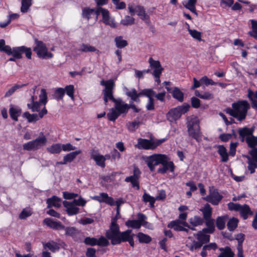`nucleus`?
<instances>
[{
	"instance_id": "1",
	"label": "nucleus",
	"mask_w": 257,
	"mask_h": 257,
	"mask_svg": "<svg viewBox=\"0 0 257 257\" xmlns=\"http://www.w3.org/2000/svg\"><path fill=\"white\" fill-rule=\"evenodd\" d=\"M117 218L113 217L111 219L109 229L106 232V236L111 240L113 245L120 244L121 242L127 241L131 237L134 236L132 230L128 229L125 231H119V225L116 223Z\"/></svg>"
},
{
	"instance_id": "2",
	"label": "nucleus",
	"mask_w": 257,
	"mask_h": 257,
	"mask_svg": "<svg viewBox=\"0 0 257 257\" xmlns=\"http://www.w3.org/2000/svg\"><path fill=\"white\" fill-rule=\"evenodd\" d=\"M250 108V104L247 100H238L232 103L231 108H227L226 112L238 121H241L246 118Z\"/></svg>"
},
{
	"instance_id": "3",
	"label": "nucleus",
	"mask_w": 257,
	"mask_h": 257,
	"mask_svg": "<svg viewBox=\"0 0 257 257\" xmlns=\"http://www.w3.org/2000/svg\"><path fill=\"white\" fill-rule=\"evenodd\" d=\"M0 51L5 52L8 55H13L17 58H22V54L24 53L28 59H31L32 50L30 48L23 46L12 49L9 46L5 45V41L3 39L0 40Z\"/></svg>"
},
{
	"instance_id": "4",
	"label": "nucleus",
	"mask_w": 257,
	"mask_h": 257,
	"mask_svg": "<svg viewBox=\"0 0 257 257\" xmlns=\"http://www.w3.org/2000/svg\"><path fill=\"white\" fill-rule=\"evenodd\" d=\"M114 106L109 109L107 114L108 120L114 121L120 115H125L130 109L129 105L125 103L121 98H117L114 100Z\"/></svg>"
},
{
	"instance_id": "5",
	"label": "nucleus",
	"mask_w": 257,
	"mask_h": 257,
	"mask_svg": "<svg viewBox=\"0 0 257 257\" xmlns=\"http://www.w3.org/2000/svg\"><path fill=\"white\" fill-rule=\"evenodd\" d=\"M187 131L189 136L197 142L201 140L199 119L195 116H192L187 118Z\"/></svg>"
},
{
	"instance_id": "6",
	"label": "nucleus",
	"mask_w": 257,
	"mask_h": 257,
	"mask_svg": "<svg viewBox=\"0 0 257 257\" xmlns=\"http://www.w3.org/2000/svg\"><path fill=\"white\" fill-rule=\"evenodd\" d=\"M100 85L104 86V89L102 90L103 95V100L105 105L109 100L114 102V100H116L113 96V90L114 89L115 84L114 80L110 79L105 81L102 80L100 81Z\"/></svg>"
},
{
	"instance_id": "7",
	"label": "nucleus",
	"mask_w": 257,
	"mask_h": 257,
	"mask_svg": "<svg viewBox=\"0 0 257 257\" xmlns=\"http://www.w3.org/2000/svg\"><path fill=\"white\" fill-rule=\"evenodd\" d=\"M47 142L46 137L42 133L41 136L36 139L29 141L23 145L24 150L31 151H37L44 147Z\"/></svg>"
},
{
	"instance_id": "8",
	"label": "nucleus",
	"mask_w": 257,
	"mask_h": 257,
	"mask_svg": "<svg viewBox=\"0 0 257 257\" xmlns=\"http://www.w3.org/2000/svg\"><path fill=\"white\" fill-rule=\"evenodd\" d=\"M189 107L190 106L189 104L184 103L182 105L170 109L167 114L168 120L171 122L176 121L178 119L182 114L186 113L189 110Z\"/></svg>"
},
{
	"instance_id": "9",
	"label": "nucleus",
	"mask_w": 257,
	"mask_h": 257,
	"mask_svg": "<svg viewBox=\"0 0 257 257\" xmlns=\"http://www.w3.org/2000/svg\"><path fill=\"white\" fill-rule=\"evenodd\" d=\"M166 139H161L155 140L153 139L147 140L145 139H139L138 140V148L145 150H154L158 146L165 142Z\"/></svg>"
},
{
	"instance_id": "10",
	"label": "nucleus",
	"mask_w": 257,
	"mask_h": 257,
	"mask_svg": "<svg viewBox=\"0 0 257 257\" xmlns=\"http://www.w3.org/2000/svg\"><path fill=\"white\" fill-rule=\"evenodd\" d=\"M165 155L160 154H155L144 158V161L151 172L154 171L156 166L164 162Z\"/></svg>"
},
{
	"instance_id": "11",
	"label": "nucleus",
	"mask_w": 257,
	"mask_h": 257,
	"mask_svg": "<svg viewBox=\"0 0 257 257\" xmlns=\"http://www.w3.org/2000/svg\"><path fill=\"white\" fill-rule=\"evenodd\" d=\"M36 46L34 48V51L36 52L37 55L42 58H51L53 57V54L48 52L45 44L41 41H35Z\"/></svg>"
},
{
	"instance_id": "12",
	"label": "nucleus",
	"mask_w": 257,
	"mask_h": 257,
	"mask_svg": "<svg viewBox=\"0 0 257 257\" xmlns=\"http://www.w3.org/2000/svg\"><path fill=\"white\" fill-rule=\"evenodd\" d=\"M254 128L253 127L248 128L247 127H244L238 130V134L239 138L242 142H244V140L249 147L251 144H252V138H254L253 136V133Z\"/></svg>"
},
{
	"instance_id": "13",
	"label": "nucleus",
	"mask_w": 257,
	"mask_h": 257,
	"mask_svg": "<svg viewBox=\"0 0 257 257\" xmlns=\"http://www.w3.org/2000/svg\"><path fill=\"white\" fill-rule=\"evenodd\" d=\"M168 227L170 228H173L175 231H183L188 232V229L185 227H187L191 230H195V229L193 227H191L190 225L185 221H181L179 219L171 221L168 224Z\"/></svg>"
},
{
	"instance_id": "14",
	"label": "nucleus",
	"mask_w": 257,
	"mask_h": 257,
	"mask_svg": "<svg viewBox=\"0 0 257 257\" xmlns=\"http://www.w3.org/2000/svg\"><path fill=\"white\" fill-rule=\"evenodd\" d=\"M251 148L249 153L251 157L247 158L248 169L251 174L255 172V169L257 168V148L255 147Z\"/></svg>"
},
{
	"instance_id": "15",
	"label": "nucleus",
	"mask_w": 257,
	"mask_h": 257,
	"mask_svg": "<svg viewBox=\"0 0 257 257\" xmlns=\"http://www.w3.org/2000/svg\"><path fill=\"white\" fill-rule=\"evenodd\" d=\"M47 113V110L46 107H43L38 114L36 113L31 114L28 111H26L23 114V117L27 119L28 122L35 123L42 118Z\"/></svg>"
},
{
	"instance_id": "16",
	"label": "nucleus",
	"mask_w": 257,
	"mask_h": 257,
	"mask_svg": "<svg viewBox=\"0 0 257 257\" xmlns=\"http://www.w3.org/2000/svg\"><path fill=\"white\" fill-rule=\"evenodd\" d=\"M222 199V196L214 188H210L208 195L205 198L206 201L214 205H218Z\"/></svg>"
},
{
	"instance_id": "17",
	"label": "nucleus",
	"mask_w": 257,
	"mask_h": 257,
	"mask_svg": "<svg viewBox=\"0 0 257 257\" xmlns=\"http://www.w3.org/2000/svg\"><path fill=\"white\" fill-rule=\"evenodd\" d=\"M133 172V175L126 177L124 181L126 182H131L133 187H136L137 190H139L140 189L139 178L141 172L140 170L137 167L134 168Z\"/></svg>"
},
{
	"instance_id": "18",
	"label": "nucleus",
	"mask_w": 257,
	"mask_h": 257,
	"mask_svg": "<svg viewBox=\"0 0 257 257\" xmlns=\"http://www.w3.org/2000/svg\"><path fill=\"white\" fill-rule=\"evenodd\" d=\"M161 165L162 167L159 168L157 170L159 173L164 174L168 171H170L171 172H173L174 171L175 166L173 163L171 161H168V157L166 155H165L164 162L161 163Z\"/></svg>"
},
{
	"instance_id": "19",
	"label": "nucleus",
	"mask_w": 257,
	"mask_h": 257,
	"mask_svg": "<svg viewBox=\"0 0 257 257\" xmlns=\"http://www.w3.org/2000/svg\"><path fill=\"white\" fill-rule=\"evenodd\" d=\"M91 199L100 203H105L110 206H113L115 204L113 199L111 197H109L106 193H100L98 195L91 197Z\"/></svg>"
},
{
	"instance_id": "20",
	"label": "nucleus",
	"mask_w": 257,
	"mask_h": 257,
	"mask_svg": "<svg viewBox=\"0 0 257 257\" xmlns=\"http://www.w3.org/2000/svg\"><path fill=\"white\" fill-rule=\"evenodd\" d=\"M91 158L93 159L97 165L104 168L105 166V161L106 157L98 153V151L92 150L90 152Z\"/></svg>"
},
{
	"instance_id": "21",
	"label": "nucleus",
	"mask_w": 257,
	"mask_h": 257,
	"mask_svg": "<svg viewBox=\"0 0 257 257\" xmlns=\"http://www.w3.org/2000/svg\"><path fill=\"white\" fill-rule=\"evenodd\" d=\"M36 97L32 95L30 98L29 102L27 103L28 108L33 112H40L41 106L43 104L39 101H37Z\"/></svg>"
},
{
	"instance_id": "22",
	"label": "nucleus",
	"mask_w": 257,
	"mask_h": 257,
	"mask_svg": "<svg viewBox=\"0 0 257 257\" xmlns=\"http://www.w3.org/2000/svg\"><path fill=\"white\" fill-rule=\"evenodd\" d=\"M63 204L66 208V211L68 215L72 216L78 213L79 209L73 202H70L64 201Z\"/></svg>"
},
{
	"instance_id": "23",
	"label": "nucleus",
	"mask_w": 257,
	"mask_h": 257,
	"mask_svg": "<svg viewBox=\"0 0 257 257\" xmlns=\"http://www.w3.org/2000/svg\"><path fill=\"white\" fill-rule=\"evenodd\" d=\"M43 222L48 226L56 230L64 229L65 226L63 225L60 222L54 221L53 219L47 218H45Z\"/></svg>"
},
{
	"instance_id": "24",
	"label": "nucleus",
	"mask_w": 257,
	"mask_h": 257,
	"mask_svg": "<svg viewBox=\"0 0 257 257\" xmlns=\"http://www.w3.org/2000/svg\"><path fill=\"white\" fill-rule=\"evenodd\" d=\"M123 90L125 94L127 96L131 97L133 101L137 102H139L140 101V99H139V97L140 96V93H138L136 89L132 88L131 89H129L126 87H124Z\"/></svg>"
},
{
	"instance_id": "25",
	"label": "nucleus",
	"mask_w": 257,
	"mask_h": 257,
	"mask_svg": "<svg viewBox=\"0 0 257 257\" xmlns=\"http://www.w3.org/2000/svg\"><path fill=\"white\" fill-rule=\"evenodd\" d=\"M150 67L152 69H153L152 74H155V72L162 73L163 68L162 67L161 63L158 60H155L152 57H150L148 60Z\"/></svg>"
},
{
	"instance_id": "26",
	"label": "nucleus",
	"mask_w": 257,
	"mask_h": 257,
	"mask_svg": "<svg viewBox=\"0 0 257 257\" xmlns=\"http://www.w3.org/2000/svg\"><path fill=\"white\" fill-rule=\"evenodd\" d=\"M196 3L197 0H184L182 2V5L185 8L197 16L198 14L196 10Z\"/></svg>"
},
{
	"instance_id": "27",
	"label": "nucleus",
	"mask_w": 257,
	"mask_h": 257,
	"mask_svg": "<svg viewBox=\"0 0 257 257\" xmlns=\"http://www.w3.org/2000/svg\"><path fill=\"white\" fill-rule=\"evenodd\" d=\"M22 110L20 107L18 106L11 105L9 113L11 118L15 121H18V117L21 115Z\"/></svg>"
},
{
	"instance_id": "28",
	"label": "nucleus",
	"mask_w": 257,
	"mask_h": 257,
	"mask_svg": "<svg viewBox=\"0 0 257 257\" xmlns=\"http://www.w3.org/2000/svg\"><path fill=\"white\" fill-rule=\"evenodd\" d=\"M244 235L242 233H239L237 235L236 239L238 240V245L237 246V257H244L243 253L242 243L244 241Z\"/></svg>"
},
{
	"instance_id": "29",
	"label": "nucleus",
	"mask_w": 257,
	"mask_h": 257,
	"mask_svg": "<svg viewBox=\"0 0 257 257\" xmlns=\"http://www.w3.org/2000/svg\"><path fill=\"white\" fill-rule=\"evenodd\" d=\"M247 97L251 101V107L257 111V91L253 92L250 89H248Z\"/></svg>"
},
{
	"instance_id": "30",
	"label": "nucleus",
	"mask_w": 257,
	"mask_h": 257,
	"mask_svg": "<svg viewBox=\"0 0 257 257\" xmlns=\"http://www.w3.org/2000/svg\"><path fill=\"white\" fill-rule=\"evenodd\" d=\"M81 52H95L96 54L99 53V51L95 47L90 45L88 44L82 43L80 45L79 50Z\"/></svg>"
},
{
	"instance_id": "31",
	"label": "nucleus",
	"mask_w": 257,
	"mask_h": 257,
	"mask_svg": "<svg viewBox=\"0 0 257 257\" xmlns=\"http://www.w3.org/2000/svg\"><path fill=\"white\" fill-rule=\"evenodd\" d=\"M46 202L48 204V208L53 206L59 208L61 206V199L56 196H53L51 198H48Z\"/></svg>"
},
{
	"instance_id": "32",
	"label": "nucleus",
	"mask_w": 257,
	"mask_h": 257,
	"mask_svg": "<svg viewBox=\"0 0 257 257\" xmlns=\"http://www.w3.org/2000/svg\"><path fill=\"white\" fill-rule=\"evenodd\" d=\"M43 246L44 249H46L48 248L53 252H55L56 251L59 250L60 248L58 243L55 242L53 240L49 241L48 242H43Z\"/></svg>"
},
{
	"instance_id": "33",
	"label": "nucleus",
	"mask_w": 257,
	"mask_h": 257,
	"mask_svg": "<svg viewBox=\"0 0 257 257\" xmlns=\"http://www.w3.org/2000/svg\"><path fill=\"white\" fill-rule=\"evenodd\" d=\"M207 233H208L203 231V229L201 231H198L196 235L197 240L202 244L208 242L210 240V235Z\"/></svg>"
},
{
	"instance_id": "34",
	"label": "nucleus",
	"mask_w": 257,
	"mask_h": 257,
	"mask_svg": "<svg viewBox=\"0 0 257 257\" xmlns=\"http://www.w3.org/2000/svg\"><path fill=\"white\" fill-rule=\"evenodd\" d=\"M189 222L190 223V226L195 228L194 227L203 224L204 220L202 217L195 215L189 219Z\"/></svg>"
},
{
	"instance_id": "35",
	"label": "nucleus",
	"mask_w": 257,
	"mask_h": 257,
	"mask_svg": "<svg viewBox=\"0 0 257 257\" xmlns=\"http://www.w3.org/2000/svg\"><path fill=\"white\" fill-rule=\"evenodd\" d=\"M218 153L221 157V160L222 162H226L228 160V154L226 148L222 145H219L218 147Z\"/></svg>"
},
{
	"instance_id": "36",
	"label": "nucleus",
	"mask_w": 257,
	"mask_h": 257,
	"mask_svg": "<svg viewBox=\"0 0 257 257\" xmlns=\"http://www.w3.org/2000/svg\"><path fill=\"white\" fill-rule=\"evenodd\" d=\"M200 210L203 213V218L204 220L211 219L212 208L209 204H205L202 208L200 209Z\"/></svg>"
},
{
	"instance_id": "37",
	"label": "nucleus",
	"mask_w": 257,
	"mask_h": 257,
	"mask_svg": "<svg viewBox=\"0 0 257 257\" xmlns=\"http://www.w3.org/2000/svg\"><path fill=\"white\" fill-rule=\"evenodd\" d=\"M136 13L142 20L146 22L149 21V16L146 14L145 10L143 7L140 6H137Z\"/></svg>"
},
{
	"instance_id": "38",
	"label": "nucleus",
	"mask_w": 257,
	"mask_h": 257,
	"mask_svg": "<svg viewBox=\"0 0 257 257\" xmlns=\"http://www.w3.org/2000/svg\"><path fill=\"white\" fill-rule=\"evenodd\" d=\"M239 211H240V215L244 220L247 218L248 214H252V212L250 210L249 207L246 204L242 206L241 205L240 209H239Z\"/></svg>"
},
{
	"instance_id": "39",
	"label": "nucleus",
	"mask_w": 257,
	"mask_h": 257,
	"mask_svg": "<svg viewBox=\"0 0 257 257\" xmlns=\"http://www.w3.org/2000/svg\"><path fill=\"white\" fill-rule=\"evenodd\" d=\"M96 17L99 15L101 14L102 16V21H106V20L110 18L109 12L107 10L103 9L101 7H98L96 9Z\"/></svg>"
},
{
	"instance_id": "40",
	"label": "nucleus",
	"mask_w": 257,
	"mask_h": 257,
	"mask_svg": "<svg viewBox=\"0 0 257 257\" xmlns=\"http://www.w3.org/2000/svg\"><path fill=\"white\" fill-rule=\"evenodd\" d=\"M206 228H203V231L208 233H212L215 230L214 220L213 219L205 220Z\"/></svg>"
},
{
	"instance_id": "41",
	"label": "nucleus",
	"mask_w": 257,
	"mask_h": 257,
	"mask_svg": "<svg viewBox=\"0 0 257 257\" xmlns=\"http://www.w3.org/2000/svg\"><path fill=\"white\" fill-rule=\"evenodd\" d=\"M195 94L196 96L205 100H210L214 98L213 94L210 92H202L201 93L198 90H196Z\"/></svg>"
},
{
	"instance_id": "42",
	"label": "nucleus",
	"mask_w": 257,
	"mask_h": 257,
	"mask_svg": "<svg viewBox=\"0 0 257 257\" xmlns=\"http://www.w3.org/2000/svg\"><path fill=\"white\" fill-rule=\"evenodd\" d=\"M173 97L180 102L184 100V93L178 87H175L171 92Z\"/></svg>"
},
{
	"instance_id": "43",
	"label": "nucleus",
	"mask_w": 257,
	"mask_h": 257,
	"mask_svg": "<svg viewBox=\"0 0 257 257\" xmlns=\"http://www.w3.org/2000/svg\"><path fill=\"white\" fill-rule=\"evenodd\" d=\"M47 150L51 154H59L62 151L61 144L59 143L53 144L48 147Z\"/></svg>"
},
{
	"instance_id": "44",
	"label": "nucleus",
	"mask_w": 257,
	"mask_h": 257,
	"mask_svg": "<svg viewBox=\"0 0 257 257\" xmlns=\"http://www.w3.org/2000/svg\"><path fill=\"white\" fill-rule=\"evenodd\" d=\"M81 153V150H77L74 152H71L64 156L63 159L66 163L71 162L76 157V156Z\"/></svg>"
},
{
	"instance_id": "45",
	"label": "nucleus",
	"mask_w": 257,
	"mask_h": 257,
	"mask_svg": "<svg viewBox=\"0 0 257 257\" xmlns=\"http://www.w3.org/2000/svg\"><path fill=\"white\" fill-rule=\"evenodd\" d=\"M143 201L145 203L149 202L151 208L154 207V204L156 201V199L155 197L151 196L148 193L146 192L144 193L143 195Z\"/></svg>"
},
{
	"instance_id": "46",
	"label": "nucleus",
	"mask_w": 257,
	"mask_h": 257,
	"mask_svg": "<svg viewBox=\"0 0 257 257\" xmlns=\"http://www.w3.org/2000/svg\"><path fill=\"white\" fill-rule=\"evenodd\" d=\"M187 27H188V31L189 33V34L191 36V37L197 40L199 42H200L202 41L201 39V33L197 31L196 30H192L190 28L189 25L187 24Z\"/></svg>"
},
{
	"instance_id": "47",
	"label": "nucleus",
	"mask_w": 257,
	"mask_h": 257,
	"mask_svg": "<svg viewBox=\"0 0 257 257\" xmlns=\"http://www.w3.org/2000/svg\"><path fill=\"white\" fill-rule=\"evenodd\" d=\"M26 84H15L14 86L9 89L5 93V97H9L11 96L17 90L20 89L25 86Z\"/></svg>"
},
{
	"instance_id": "48",
	"label": "nucleus",
	"mask_w": 257,
	"mask_h": 257,
	"mask_svg": "<svg viewBox=\"0 0 257 257\" xmlns=\"http://www.w3.org/2000/svg\"><path fill=\"white\" fill-rule=\"evenodd\" d=\"M64 229H65L66 235L70 236L73 238H75L80 233L78 229L73 227H68Z\"/></svg>"
},
{
	"instance_id": "49",
	"label": "nucleus",
	"mask_w": 257,
	"mask_h": 257,
	"mask_svg": "<svg viewBox=\"0 0 257 257\" xmlns=\"http://www.w3.org/2000/svg\"><path fill=\"white\" fill-rule=\"evenodd\" d=\"M125 224L127 227L135 229H139L142 226V222L137 220H129Z\"/></svg>"
},
{
	"instance_id": "50",
	"label": "nucleus",
	"mask_w": 257,
	"mask_h": 257,
	"mask_svg": "<svg viewBox=\"0 0 257 257\" xmlns=\"http://www.w3.org/2000/svg\"><path fill=\"white\" fill-rule=\"evenodd\" d=\"M39 97V101L43 104V107H45V105L48 101L47 93L45 89L42 88L41 89Z\"/></svg>"
},
{
	"instance_id": "51",
	"label": "nucleus",
	"mask_w": 257,
	"mask_h": 257,
	"mask_svg": "<svg viewBox=\"0 0 257 257\" xmlns=\"http://www.w3.org/2000/svg\"><path fill=\"white\" fill-rule=\"evenodd\" d=\"M114 42L118 48H123L127 45L126 40L122 39L121 36H117L114 39Z\"/></svg>"
},
{
	"instance_id": "52",
	"label": "nucleus",
	"mask_w": 257,
	"mask_h": 257,
	"mask_svg": "<svg viewBox=\"0 0 257 257\" xmlns=\"http://www.w3.org/2000/svg\"><path fill=\"white\" fill-rule=\"evenodd\" d=\"M238 220L235 217L230 218L227 223V227L229 231H233L237 226Z\"/></svg>"
},
{
	"instance_id": "53",
	"label": "nucleus",
	"mask_w": 257,
	"mask_h": 257,
	"mask_svg": "<svg viewBox=\"0 0 257 257\" xmlns=\"http://www.w3.org/2000/svg\"><path fill=\"white\" fill-rule=\"evenodd\" d=\"M137 237H138L139 240L141 243H148L152 240L151 237L149 235L142 232L138 233L137 234Z\"/></svg>"
},
{
	"instance_id": "54",
	"label": "nucleus",
	"mask_w": 257,
	"mask_h": 257,
	"mask_svg": "<svg viewBox=\"0 0 257 257\" xmlns=\"http://www.w3.org/2000/svg\"><path fill=\"white\" fill-rule=\"evenodd\" d=\"M249 21L251 24L252 31L249 32L248 34L250 36L257 40V21L254 20H250Z\"/></svg>"
},
{
	"instance_id": "55",
	"label": "nucleus",
	"mask_w": 257,
	"mask_h": 257,
	"mask_svg": "<svg viewBox=\"0 0 257 257\" xmlns=\"http://www.w3.org/2000/svg\"><path fill=\"white\" fill-rule=\"evenodd\" d=\"M65 95V90L64 88L59 87L57 88L54 92V97L57 100H62Z\"/></svg>"
},
{
	"instance_id": "56",
	"label": "nucleus",
	"mask_w": 257,
	"mask_h": 257,
	"mask_svg": "<svg viewBox=\"0 0 257 257\" xmlns=\"http://www.w3.org/2000/svg\"><path fill=\"white\" fill-rule=\"evenodd\" d=\"M21 3V11L24 13L28 12L32 4V0H22Z\"/></svg>"
},
{
	"instance_id": "57",
	"label": "nucleus",
	"mask_w": 257,
	"mask_h": 257,
	"mask_svg": "<svg viewBox=\"0 0 257 257\" xmlns=\"http://www.w3.org/2000/svg\"><path fill=\"white\" fill-rule=\"evenodd\" d=\"M140 96L144 95L148 97L149 99L153 98L155 95V92L152 89H144L140 92Z\"/></svg>"
},
{
	"instance_id": "58",
	"label": "nucleus",
	"mask_w": 257,
	"mask_h": 257,
	"mask_svg": "<svg viewBox=\"0 0 257 257\" xmlns=\"http://www.w3.org/2000/svg\"><path fill=\"white\" fill-rule=\"evenodd\" d=\"M65 92L66 94L69 96L72 100H74V87L73 85H67L65 88Z\"/></svg>"
},
{
	"instance_id": "59",
	"label": "nucleus",
	"mask_w": 257,
	"mask_h": 257,
	"mask_svg": "<svg viewBox=\"0 0 257 257\" xmlns=\"http://www.w3.org/2000/svg\"><path fill=\"white\" fill-rule=\"evenodd\" d=\"M226 218L225 216H219L216 219V226L219 230H222L225 227Z\"/></svg>"
},
{
	"instance_id": "60",
	"label": "nucleus",
	"mask_w": 257,
	"mask_h": 257,
	"mask_svg": "<svg viewBox=\"0 0 257 257\" xmlns=\"http://www.w3.org/2000/svg\"><path fill=\"white\" fill-rule=\"evenodd\" d=\"M135 23V19L131 16H126L122 19L120 23L124 26L132 25Z\"/></svg>"
},
{
	"instance_id": "61",
	"label": "nucleus",
	"mask_w": 257,
	"mask_h": 257,
	"mask_svg": "<svg viewBox=\"0 0 257 257\" xmlns=\"http://www.w3.org/2000/svg\"><path fill=\"white\" fill-rule=\"evenodd\" d=\"M32 214V212L30 208H25L19 214V218L21 219H26L27 217L31 216Z\"/></svg>"
},
{
	"instance_id": "62",
	"label": "nucleus",
	"mask_w": 257,
	"mask_h": 257,
	"mask_svg": "<svg viewBox=\"0 0 257 257\" xmlns=\"http://www.w3.org/2000/svg\"><path fill=\"white\" fill-rule=\"evenodd\" d=\"M140 124V122L137 121L128 122L126 123V127L130 132H134Z\"/></svg>"
},
{
	"instance_id": "63",
	"label": "nucleus",
	"mask_w": 257,
	"mask_h": 257,
	"mask_svg": "<svg viewBox=\"0 0 257 257\" xmlns=\"http://www.w3.org/2000/svg\"><path fill=\"white\" fill-rule=\"evenodd\" d=\"M96 10H94L91 9H85L83 10L82 16L84 18H86L88 20L91 15L95 14L96 15Z\"/></svg>"
},
{
	"instance_id": "64",
	"label": "nucleus",
	"mask_w": 257,
	"mask_h": 257,
	"mask_svg": "<svg viewBox=\"0 0 257 257\" xmlns=\"http://www.w3.org/2000/svg\"><path fill=\"white\" fill-rule=\"evenodd\" d=\"M84 242L86 244L93 246L97 245V239L94 237H87L85 238Z\"/></svg>"
}]
</instances>
